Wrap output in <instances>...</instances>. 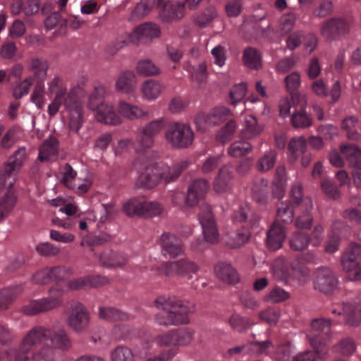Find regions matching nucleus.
<instances>
[{
  "label": "nucleus",
  "mask_w": 361,
  "mask_h": 361,
  "mask_svg": "<svg viewBox=\"0 0 361 361\" xmlns=\"http://www.w3.org/2000/svg\"><path fill=\"white\" fill-rule=\"evenodd\" d=\"M72 345L61 326L37 325L23 337L18 348L5 352L8 361H55V350L68 351Z\"/></svg>",
  "instance_id": "1"
},
{
  "label": "nucleus",
  "mask_w": 361,
  "mask_h": 361,
  "mask_svg": "<svg viewBox=\"0 0 361 361\" xmlns=\"http://www.w3.org/2000/svg\"><path fill=\"white\" fill-rule=\"evenodd\" d=\"M48 91L54 97L48 106V114L51 117L54 116L59 109L63 106L68 111L69 128L74 133H78L82 126L83 116V104L78 95L79 87H73L68 92L63 80L60 76H55L48 82Z\"/></svg>",
  "instance_id": "2"
},
{
  "label": "nucleus",
  "mask_w": 361,
  "mask_h": 361,
  "mask_svg": "<svg viewBox=\"0 0 361 361\" xmlns=\"http://www.w3.org/2000/svg\"><path fill=\"white\" fill-rule=\"evenodd\" d=\"M27 159L25 147H19L0 169V221L13 209L17 196L13 190L16 177Z\"/></svg>",
  "instance_id": "3"
},
{
  "label": "nucleus",
  "mask_w": 361,
  "mask_h": 361,
  "mask_svg": "<svg viewBox=\"0 0 361 361\" xmlns=\"http://www.w3.org/2000/svg\"><path fill=\"white\" fill-rule=\"evenodd\" d=\"M135 168L140 175L137 180L139 188L150 189L154 188L160 180L170 183L176 180L181 172L188 167L187 161H181L169 167L164 164L154 163L151 160H144L142 156L136 159L134 163Z\"/></svg>",
  "instance_id": "4"
},
{
  "label": "nucleus",
  "mask_w": 361,
  "mask_h": 361,
  "mask_svg": "<svg viewBox=\"0 0 361 361\" xmlns=\"http://www.w3.org/2000/svg\"><path fill=\"white\" fill-rule=\"evenodd\" d=\"M161 312L155 316V321L159 325L178 326L190 322V316L195 311L192 303L176 298L158 297L154 301Z\"/></svg>",
  "instance_id": "5"
},
{
  "label": "nucleus",
  "mask_w": 361,
  "mask_h": 361,
  "mask_svg": "<svg viewBox=\"0 0 361 361\" xmlns=\"http://www.w3.org/2000/svg\"><path fill=\"white\" fill-rule=\"evenodd\" d=\"M64 293L63 286L61 284H55L49 289L47 297L30 300L21 307V311L30 316L49 312L62 305V296Z\"/></svg>",
  "instance_id": "6"
},
{
  "label": "nucleus",
  "mask_w": 361,
  "mask_h": 361,
  "mask_svg": "<svg viewBox=\"0 0 361 361\" xmlns=\"http://www.w3.org/2000/svg\"><path fill=\"white\" fill-rule=\"evenodd\" d=\"M199 221L202 226L204 239H197L191 245L192 249L197 252H202L207 247V243H215L219 240V231L212 212L211 207L202 205L199 213Z\"/></svg>",
  "instance_id": "7"
},
{
  "label": "nucleus",
  "mask_w": 361,
  "mask_h": 361,
  "mask_svg": "<svg viewBox=\"0 0 361 361\" xmlns=\"http://www.w3.org/2000/svg\"><path fill=\"white\" fill-rule=\"evenodd\" d=\"M331 322L329 319L316 318L310 324L307 338L310 345L318 354H326L327 341L331 338Z\"/></svg>",
  "instance_id": "8"
},
{
  "label": "nucleus",
  "mask_w": 361,
  "mask_h": 361,
  "mask_svg": "<svg viewBox=\"0 0 361 361\" xmlns=\"http://www.w3.org/2000/svg\"><path fill=\"white\" fill-rule=\"evenodd\" d=\"M352 25L348 18H330L321 23L320 35L328 42L341 41L350 34Z\"/></svg>",
  "instance_id": "9"
},
{
  "label": "nucleus",
  "mask_w": 361,
  "mask_h": 361,
  "mask_svg": "<svg viewBox=\"0 0 361 361\" xmlns=\"http://www.w3.org/2000/svg\"><path fill=\"white\" fill-rule=\"evenodd\" d=\"M202 0H158L157 7L164 21L181 18L184 16L185 4L188 2L190 10L195 9Z\"/></svg>",
  "instance_id": "10"
},
{
  "label": "nucleus",
  "mask_w": 361,
  "mask_h": 361,
  "mask_svg": "<svg viewBox=\"0 0 361 361\" xmlns=\"http://www.w3.org/2000/svg\"><path fill=\"white\" fill-rule=\"evenodd\" d=\"M159 27L153 23H145L136 27L133 32L125 39H118L115 42V51L121 49L128 41L134 44L147 43L160 35Z\"/></svg>",
  "instance_id": "11"
},
{
  "label": "nucleus",
  "mask_w": 361,
  "mask_h": 361,
  "mask_svg": "<svg viewBox=\"0 0 361 361\" xmlns=\"http://www.w3.org/2000/svg\"><path fill=\"white\" fill-rule=\"evenodd\" d=\"M167 142L176 148L188 147L194 140V133L188 124L175 122L165 132Z\"/></svg>",
  "instance_id": "12"
},
{
  "label": "nucleus",
  "mask_w": 361,
  "mask_h": 361,
  "mask_svg": "<svg viewBox=\"0 0 361 361\" xmlns=\"http://www.w3.org/2000/svg\"><path fill=\"white\" fill-rule=\"evenodd\" d=\"M123 211L129 216L152 217L159 216L163 211V207L155 201H145L139 198H133L123 205Z\"/></svg>",
  "instance_id": "13"
},
{
  "label": "nucleus",
  "mask_w": 361,
  "mask_h": 361,
  "mask_svg": "<svg viewBox=\"0 0 361 361\" xmlns=\"http://www.w3.org/2000/svg\"><path fill=\"white\" fill-rule=\"evenodd\" d=\"M343 269L349 272L351 281L361 280V245L352 243L345 249L341 259Z\"/></svg>",
  "instance_id": "14"
},
{
  "label": "nucleus",
  "mask_w": 361,
  "mask_h": 361,
  "mask_svg": "<svg viewBox=\"0 0 361 361\" xmlns=\"http://www.w3.org/2000/svg\"><path fill=\"white\" fill-rule=\"evenodd\" d=\"M199 270L198 266L188 259H181L174 262H168L161 264L158 271L161 275L172 276L175 275L192 278V274H196Z\"/></svg>",
  "instance_id": "15"
},
{
  "label": "nucleus",
  "mask_w": 361,
  "mask_h": 361,
  "mask_svg": "<svg viewBox=\"0 0 361 361\" xmlns=\"http://www.w3.org/2000/svg\"><path fill=\"white\" fill-rule=\"evenodd\" d=\"M90 321V313L83 304L78 302L71 306L67 323L75 332L85 331L88 329Z\"/></svg>",
  "instance_id": "16"
},
{
  "label": "nucleus",
  "mask_w": 361,
  "mask_h": 361,
  "mask_svg": "<svg viewBox=\"0 0 361 361\" xmlns=\"http://www.w3.org/2000/svg\"><path fill=\"white\" fill-rule=\"evenodd\" d=\"M230 110L224 106H217L209 113H199L195 118L196 128L200 131H204L207 126H212L221 123L227 120Z\"/></svg>",
  "instance_id": "17"
},
{
  "label": "nucleus",
  "mask_w": 361,
  "mask_h": 361,
  "mask_svg": "<svg viewBox=\"0 0 361 361\" xmlns=\"http://www.w3.org/2000/svg\"><path fill=\"white\" fill-rule=\"evenodd\" d=\"M314 284L315 289L327 294L336 288L338 280L329 268L320 267L317 270Z\"/></svg>",
  "instance_id": "18"
},
{
  "label": "nucleus",
  "mask_w": 361,
  "mask_h": 361,
  "mask_svg": "<svg viewBox=\"0 0 361 361\" xmlns=\"http://www.w3.org/2000/svg\"><path fill=\"white\" fill-rule=\"evenodd\" d=\"M159 244L164 255L176 257L184 252L183 242L176 235L164 232L160 236Z\"/></svg>",
  "instance_id": "19"
},
{
  "label": "nucleus",
  "mask_w": 361,
  "mask_h": 361,
  "mask_svg": "<svg viewBox=\"0 0 361 361\" xmlns=\"http://www.w3.org/2000/svg\"><path fill=\"white\" fill-rule=\"evenodd\" d=\"M128 261V255L124 252L109 249L104 250L99 256L101 266L109 269L123 267Z\"/></svg>",
  "instance_id": "20"
},
{
  "label": "nucleus",
  "mask_w": 361,
  "mask_h": 361,
  "mask_svg": "<svg viewBox=\"0 0 361 361\" xmlns=\"http://www.w3.org/2000/svg\"><path fill=\"white\" fill-rule=\"evenodd\" d=\"M209 188L208 182L203 178L193 180L189 185L185 203L189 207L197 205L202 200Z\"/></svg>",
  "instance_id": "21"
},
{
  "label": "nucleus",
  "mask_w": 361,
  "mask_h": 361,
  "mask_svg": "<svg viewBox=\"0 0 361 361\" xmlns=\"http://www.w3.org/2000/svg\"><path fill=\"white\" fill-rule=\"evenodd\" d=\"M95 117L97 120L105 124L118 125L121 123V119L116 112L113 105L104 102L95 106Z\"/></svg>",
  "instance_id": "22"
},
{
  "label": "nucleus",
  "mask_w": 361,
  "mask_h": 361,
  "mask_svg": "<svg viewBox=\"0 0 361 361\" xmlns=\"http://www.w3.org/2000/svg\"><path fill=\"white\" fill-rule=\"evenodd\" d=\"M286 228L284 226L274 222L267 233V245L270 250H277L282 247L286 238Z\"/></svg>",
  "instance_id": "23"
},
{
  "label": "nucleus",
  "mask_w": 361,
  "mask_h": 361,
  "mask_svg": "<svg viewBox=\"0 0 361 361\" xmlns=\"http://www.w3.org/2000/svg\"><path fill=\"white\" fill-rule=\"evenodd\" d=\"M263 130V126L259 123L256 117L249 115L244 119V127L242 129L240 137L245 140H251L259 135Z\"/></svg>",
  "instance_id": "24"
},
{
  "label": "nucleus",
  "mask_w": 361,
  "mask_h": 361,
  "mask_svg": "<svg viewBox=\"0 0 361 361\" xmlns=\"http://www.w3.org/2000/svg\"><path fill=\"white\" fill-rule=\"evenodd\" d=\"M137 82L135 74L130 71L121 72L116 82V89L118 92L125 94L133 92Z\"/></svg>",
  "instance_id": "25"
},
{
  "label": "nucleus",
  "mask_w": 361,
  "mask_h": 361,
  "mask_svg": "<svg viewBox=\"0 0 361 361\" xmlns=\"http://www.w3.org/2000/svg\"><path fill=\"white\" fill-rule=\"evenodd\" d=\"M233 178V169L230 166H224L218 173L214 183V189L218 192L226 191L230 186Z\"/></svg>",
  "instance_id": "26"
},
{
  "label": "nucleus",
  "mask_w": 361,
  "mask_h": 361,
  "mask_svg": "<svg viewBox=\"0 0 361 361\" xmlns=\"http://www.w3.org/2000/svg\"><path fill=\"white\" fill-rule=\"evenodd\" d=\"M302 213L299 215L295 222L298 228L307 229L312 226L313 217L310 213L312 209V202L310 198H306L302 201V207H298Z\"/></svg>",
  "instance_id": "27"
},
{
  "label": "nucleus",
  "mask_w": 361,
  "mask_h": 361,
  "mask_svg": "<svg viewBox=\"0 0 361 361\" xmlns=\"http://www.w3.org/2000/svg\"><path fill=\"white\" fill-rule=\"evenodd\" d=\"M118 113L123 117L135 120L148 116V111L136 105L130 104L126 102H120L118 106Z\"/></svg>",
  "instance_id": "28"
},
{
  "label": "nucleus",
  "mask_w": 361,
  "mask_h": 361,
  "mask_svg": "<svg viewBox=\"0 0 361 361\" xmlns=\"http://www.w3.org/2000/svg\"><path fill=\"white\" fill-rule=\"evenodd\" d=\"M49 68L48 61L41 57H33L28 61V69L34 74L37 80L44 81Z\"/></svg>",
  "instance_id": "29"
},
{
  "label": "nucleus",
  "mask_w": 361,
  "mask_h": 361,
  "mask_svg": "<svg viewBox=\"0 0 361 361\" xmlns=\"http://www.w3.org/2000/svg\"><path fill=\"white\" fill-rule=\"evenodd\" d=\"M164 89L160 82L155 80H147L141 86V92L143 97L149 101L157 99Z\"/></svg>",
  "instance_id": "30"
},
{
  "label": "nucleus",
  "mask_w": 361,
  "mask_h": 361,
  "mask_svg": "<svg viewBox=\"0 0 361 361\" xmlns=\"http://www.w3.org/2000/svg\"><path fill=\"white\" fill-rule=\"evenodd\" d=\"M218 278L228 283L234 284L238 281V275L235 269L229 264L219 262L214 267Z\"/></svg>",
  "instance_id": "31"
},
{
  "label": "nucleus",
  "mask_w": 361,
  "mask_h": 361,
  "mask_svg": "<svg viewBox=\"0 0 361 361\" xmlns=\"http://www.w3.org/2000/svg\"><path fill=\"white\" fill-rule=\"evenodd\" d=\"M341 152L353 169L361 166V149L358 147L352 144L343 145L341 146Z\"/></svg>",
  "instance_id": "32"
},
{
  "label": "nucleus",
  "mask_w": 361,
  "mask_h": 361,
  "mask_svg": "<svg viewBox=\"0 0 361 361\" xmlns=\"http://www.w3.org/2000/svg\"><path fill=\"white\" fill-rule=\"evenodd\" d=\"M277 159V152L274 149L266 151L257 161L255 167L259 172H267L274 168Z\"/></svg>",
  "instance_id": "33"
},
{
  "label": "nucleus",
  "mask_w": 361,
  "mask_h": 361,
  "mask_svg": "<svg viewBox=\"0 0 361 361\" xmlns=\"http://www.w3.org/2000/svg\"><path fill=\"white\" fill-rule=\"evenodd\" d=\"M99 317L108 322L126 321L129 319V315L117 308L112 307H100Z\"/></svg>",
  "instance_id": "34"
},
{
  "label": "nucleus",
  "mask_w": 361,
  "mask_h": 361,
  "mask_svg": "<svg viewBox=\"0 0 361 361\" xmlns=\"http://www.w3.org/2000/svg\"><path fill=\"white\" fill-rule=\"evenodd\" d=\"M59 142L54 137H49L44 141L39 151L38 159L41 161H47L52 156L58 154Z\"/></svg>",
  "instance_id": "35"
},
{
  "label": "nucleus",
  "mask_w": 361,
  "mask_h": 361,
  "mask_svg": "<svg viewBox=\"0 0 361 361\" xmlns=\"http://www.w3.org/2000/svg\"><path fill=\"white\" fill-rule=\"evenodd\" d=\"M274 276L278 281H284L290 276V266L287 259L282 256L275 259L272 264Z\"/></svg>",
  "instance_id": "36"
},
{
  "label": "nucleus",
  "mask_w": 361,
  "mask_h": 361,
  "mask_svg": "<svg viewBox=\"0 0 361 361\" xmlns=\"http://www.w3.org/2000/svg\"><path fill=\"white\" fill-rule=\"evenodd\" d=\"M303 103L295 107L291 117L293 126L296 128H308L312 124V118L303 110Z\"/></svg>",
  "instance_id": "37"
},
{
  "label": "nucleus",
  "mask_w": 361,
  "mask_h": 361,
  "mask_svg": "<svg viewBox=\"0 0 361 361\" xmlns=\"http://www.w3.org/2000/svg\"><path fill=\"white\" fill-rule=\"evenodd\" d=\"M22 292L19 286L7 287L0 290V310H6Z\"/></svg>",
  "instance_id": "38"
},
{
  "label": "nucleus",
  "mask_w": 361,
  "mask_h": 361,
  "mask_svg": "<svg viewBox=\"0 0 361 361\" xmlns=\"http://www.w3.org/2000/svg\"><path fill=\"white\" fill-rule=\"evenodd\" d=\"M243 61L247 67L257 70L262 66V54L257 49L249 47L244 49Z\"/></svg>",
  "instance_id": "39"
},
{
  "label": "nucleus",
  "mask_w": 361,
  "mask_h": 361,
  "mask_svg": "<svg viewBox=\"0 0 361 361\" xmlns=\"http://www.w3.org/2000/svg\"><path fill=\"white\" fill-rule=\"evenodd\" d=\"M250 237L249 229L243 228L228 233L226 243L231 248H237L246 243Z\"/></svg>",
  "instance_id": "40"
},
{
  "label": "nucleus",
  "mask_w": 361,
  "mask_h": 361,
  "mask_svg": "<svg viewBox=\"0 0 361 361\" xmlns=\"http://www.w3.org/2000/svg\"><path fill=\"white\" fill-rule=\"evenodd\" d=\"M343 315L348 325L356 326L361 322V309L352 304H343Z\"/></svg>",
  "instance_id": "41"
},
{
  "label": "nucleus",
  "mask_w": 361,
  "mask_h": 361,
  "mask_svg": "<svg viewBox=\"0 0 361 361\" xmlns=\"http://www.w3.org/2000/svg\"><path fill=\"white\" fill-rule=\"evenodd\" d=\"M311 241L310 236L302 231L294 232L289 239L290 247L295 251L305 250Z\"/></svg>",
  "instance_id": "42"
},
{
  "label": "nucleus",
  "mask_w": 361,
  "mask_h": 361,
  "mask_svg": "<svg viewBox=\"0 0 361 361\" xmlns=\"http://www.w3.org/2000/svg\"><path fill=\"white\" fill-rule=\"evenodd\" d=\"M253 199L259 203L265 202L268 195V181L264 178L254 180L251 188Z\"/></svg>",
  "instance_id": "43"
},
{
  "label": "nucleus",
  "mask_w": 361,
  "mask_h": 361,
  "mask_svg": "<svg viewBox=\"0 0 361 361\" xmlns=\"http://www.w3.org/2000/svg\"><path fill=\"white\" fill-rule=\"evenodd\" d=\"M176 346H186L191 343L195 331L190 327L173 329Z\"/></svg>",
  "instance_id": "44"
},
{
  "label": "nucleus",
  "mask_w": 361,
  "mask_h": 361,
  "mask_svg": "<svg viewBox=\"0 0 361 361\" xmlns=\"http://www.w3.org/2000/svg\"><path fill=\"white\" fill-rule=\"evenodd\" d=\"M217 11L214 6H209L199 13L195 19V24L200 28L208 26L217 17Z\"/></svg>",
  "instance_id": "45"
},
{
  "label": "nucleus",
  "mask_w": 361,
  "mask_h": 361,
  "mask_svg": "<svg viewBox=\"0 0 361 361\" xmlns=\"http://www.w3.org/2000/svg\"><path fill=\"white\" fill-rule=\"evenodd\" d=\"M293 204L290 202H281L277 209L274 222L289 224L293 221Z\"/></svg>",
  "instance_id": "46"
},
{
  "label": "nucleus",
  "mask_w": 361,
  "mask_h": 361,
  "mask_svg": "<svg viewBox=\"0 0 361 361\" xmlns=\"http://www.w3.org/2000/svg\"><path fill=\"white\" fill-rule=\"evenodd\" d=\"M247 140L241 139L231 145L228 149V153L233 157H240L245 156L252 150V145L247 141Z\"/></svg>",
  "instance_id": "47"
},
{
  "label": "nucleus",
  "mask_w": 361,
  "mask_h": 361,
  "mask_svg": "<svg viewBox=\"0 0 361 361\" xmlns=\"http://www.w3.org/2000/svg\"><path fill=\"white\" fill-rule=\"evenodd\" d=\"M286 87L288 92L291 95V99L294 103L295 100H299L300 97L298 94V88L300 85V75L298 72H293L288 75L285 78Z\"/></svg>",
  "instance_id": "48"
},
{
  "label": "nucleus",
  "mask_w": 361,
  "mask_h": 361,
  "mask_svg": "<svg viewBox=\"0 0 361 361\" xmlns=\"http://www.w3.org/2000/svg\"><path fill=\"white\" fill-rule=\"evenodd\" d=\"M358 122V118L354 116L346 117L342 122V129L345 132L346 136L349 140H358L360 135L355 129V126Z\"/></svg>",
  "instance_id": "49"
},
{
  "label": "nucleus",
  "mask_w": 361,
  "mask_h": 361,
  "mask_svg": "<svg viewBox=\"0 0 361 361\" xmlns=\"http://www.w3.org/2000/svg\"><path fill=\"white\" fill-rule=\"evenodd\" d=\"M52 282L60 284L67 280L73 273V269L67 266L49 267Z\"/></svg>",
  "instance_id": "50"
},
{
  "label": "nucleus",
  "mask_w": 361,
  "mask_h": 361,
  "mask_svg": "<svg viewBox=\"0 0 361 361\" xmlns=\"http://www.w3.org/2000/svg\"><path fill=\"white\" fill-rule=\"evenodd\" d=\"M293 353V346L290 342L278 345L272 357L276 361H289Z\"/></svg>",
  "instance_id": "51"
},
{
  "label": "nucleus",
  "mask_w": 361,
  "mask_h": 361,
  "mask_svg": "<svg viewBox=\"0 0 361 361\" xmlns=\"http://www.w3.org/2000/svg\"><path fill=\"white\" fill-rule=\"evenodd\" d=\"M111 361H134V355L128 347L119 345L111 351Z\"/></svg>",
  "instance_id": "52"
},
{
  "label": "nucleus",
  "mask_w": 361,
  "mask_h": 361,
  "mask_svg": "<svg viewBox=\"0 0 361 361\" xmlns=\"http://www.w3.org/2000/svg\"><path fill=\"white\" fill-rule=\"evenodd\" d=\"M289 298L290 294L288 292L279 286H275L264 296V299L267 302L279 303L286 301Z\"/></svg>",
  "instance_id": "53"
},
{
  "label": "nucleus",
  "mask_w": 361,
  "mask_h": 361,
  "mask_svg": "<svg viewBox=\"0 0 361 361\" xmlns=\"http://www.w3.org/2000/svg\"><path fill=\"white\" fill-rule=\"evenodd\" d=\"M137 71L145 76L156 75L159 73V68L150 60H141L137 63Z\"/></svg>",
  "instance_id": "54"
},
{
  "label": "nucleus",
  "mask_w": 361,
  "mask_h": 361,
  "mask_svg": "<svg viewBox=\"0 0 361 361\" xmlns=\"http://www.w3.org/2000/svg\"><path fill=\"white\" fill-rule=\"evenodd\" d=\"M44 81H36L32 94L31 95L32 102L37 106L39 109H42L44 104Z\"/></svg>",
  "instance_id": "55"
},
{
  "label": "nucleus",
  "mask_w": 361,
  "mask_h": 361,
  "mask_svg": "<svg viewBox=\"0 0 361 361\" xmlns=\"http://www.w3.org/2000/svg\"><path fill=\"white\" fill-rule=\"evenodd\" d=\"M305 149L306 141L302 137L293 138L288 145V149L295 159H298L300 154L305 152Z\"/></svg>",
  "instance_id": "56"
},
{
  "label": "nucleus",
  "mask_w": 361,
  "mask_h": 361,
  "mask_svg": "<svg viewBox=\"0 0 361 361\" xmlns=\"http://www.w3.org/2000/svg\"><path fill=\"white\" fill-rule=\"evenodd\" d=\"M249 353H255L257 355H268L270 349L273 347V343L269 340L264 341H255L248 343Z\"/></svg>",
  "instance_id": "57"
},
{
  "label": "nucleus",
  "mask_w": 361,
  "mask_h": 361,
  "mask_svg": "<svg viewBox=\"0 0 361 361\" xmlns=\"http://www.w3.org/2000/svg\"><path fill=\"white\" fill-rule=\"evenodd\" d=\"M237 126L233 120L229 121L216 135L218 141L225 143L230 140L235 132Z\"/></svg>",
  "instance_id": "58"
},
{
  "label": "nucleus",
  "mask_w": 361,
  "mask_h": 361,
  "mask_svg": "<svg viewBox=\"0 0 361 361\" xmlns=\"http://www.w3.org/2000/svg\"><path fill=\"white\" fill-rule=\"evenodd\" d=\"M228 324L232 329L239 333L243 332L249 326L247 319L238 314H233L228 319Z\"/></svg>",
  "instance_id": "59"
},
{
  "label": "nucleus",
  "mask_w": 361,
  "mask_h": 361,
  "mask_svg": "<svg viewBox=\"0 0 361 361\" xmlns=\"http://www.w3.org/2000/svg\"><path fill=\"white\" fill-rule=\"evenodd\" d=\"M105 93L106 89L104 86L99 85L95 87L90 97L88 107L91 110H95V106H97L99 104L105 102L103 100Z\"/></svg>",
  "instance_id": "60"
},
{
  "label": "nucleus",
  "mask_w": 361,
  "mask_h": 361,
  "mask_svg": "<svg viewBox=\"0 0 361 361\" xmlns=\"http://www.w3.org/2000/svg\"><path fill=\"white\" fill-rule=\"evenodd\" d=\"M39 255L43 257H54L59 254L61 250L54 244L49 242L41 243L36 246Z\"/></svg>",
  "instance_id": "61"
},
{
  "label": "nucleus",
  "mask_w": 361,
  "mask_h": 361,
  "mask_svg": "<svg viewBox=\"0 0 361 361\" xmlns=\"http://www.w3.org/2000/svg\"><path fill=\"white\" fill-rule=\"evenodd\" d=\"M246 84L241 82L234 85L230 90V103L232 105H235L238 102L241 101L246 93Z\"/></svg>",
  "instance_id": "62"
},
{
  "label": "nucleus",
  "mask_w": 361,
  "mask_h": 361,
  "mask_svg": "<svg viewBox=\"0 0 361 361\" xmlns=\"http://www.w3.org/2000/svg\"><path fill=\"white\" fill-rule=\"evenodd\" d=\"M154 341L159 347L176 346L173 329L156 336Z\"/></svg>",
  "instance_id": "63"
},
{
  "label": "nucleus",
  "mask_w": 361,
  "mask_h": 361,
  "mask_svg": "<svg viewBox=\"0 0 361 361\" xmlns=\"http://www.w3.org/2000/svg\"><path fill=\"white\" fill-rule=\"evenodd\" d=\"M240 303L244 307L255 310L259 307V301L249 291L243 292L240 296Z\"/></svg>",
  "instance_id": "64"
}]
</instances>
